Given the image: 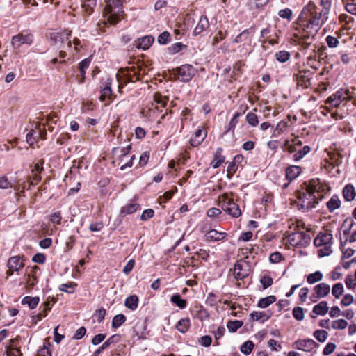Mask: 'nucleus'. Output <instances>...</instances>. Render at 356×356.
<instances>
[{"instance_id": "obj_1", "label": "nucleus", "mask_w": 356, "mask_h": 356, "mask_svg": "<svg viewBox=\"0 0 356 356\" xmlns=\"http://www.w3.org/2000/svg\"><path fill=\"white\" fill-rule=\"evenodd\" d=\"M327 19L328 16L321 13L313 2H309L302 8L295 22L296 26L291 34V44L307 49Z\"/></svg>"}, {"instance_id": "obj_2", "label": "nucleus", "mask_w": 356, "mask_h": 356, "mask_svg": "<svg viewBox=\"0 0 356 356\" xmlns=\"http://www.w3.org/2000/svg\"><path fill=\"white\" fill-rule=\"evenodd\" d=\"M320 189L318 181L312 179L306 184L305 191L297 192L298 209L303 212H307L314 208L323 197Z\"/></svg>"}, {"instance_id": "obj_3", "label": "nucleus", "mask_w": 356, "mask_h": 356, "mask_svg": "<svg viewBox=\"0 0 356 356\" xmlns=\"http://www.w3.org/2000/svg\"><path fill=\"white\" fill-rule=\"evenodd\" d=\"M71 31L54 33L51 35V39L54 41V46L58 50V56L60 58H65L67 56L66 50L72 47V42L70 39Z\"/></svg>"}, {"instance_id": "obj_4", "label": "nucleus", "mask_w": 356, "mask_h": 356, "mask_svg": "<svg viewBox=\"0 0 356 356\" xmlns=\"http://www.w3.org/2000/svg\"><path fill=\"white\" fill-rule=\"evenodd\" d=\"M232 193H223L218 197L219 205L221 209L233 218H238L241 215L239 206L232 197Z\"/></svg>"}, {"instance_id": "obj_5", "label": "nucleus", "mask_w": 356, "mask_h": 356, "mask_svg": "<svg viewBox=\"0 0 356 356\" xmlns=\"http://www.w3.org/2000/svg\"><path fill=\"white\" fill-rule=\"evenodd\" d=\"M332 238L330 233L320 232L314 238V244L317 247H322L318 250L319 257L329 256L332 252Z\"/></svg>"}, {"instance_id": "obj_6", "label": "nucleus", "mask_w": 356, "mask_h": 356, "mask_svg": "<svg viewBox=\"0 0 356 356\" xmlns=\"http://www.w3.org/2000/svg\"><path fill=\"white\" fill-rule=\"evenodd\" d=\"M104 12L108 15L107 20L111 24H117L121 19V15L124 13L121 1L108 0Z\"/></svg>"}, {"instance_id": "obj_7", "label": "nucleus", "mask_w": 356, "mask_h": 356, "mask_svg": "<svg viewBox=\"0 0 356 356\" xmlns=\"http://www.w3.org/2000/svg\"><path fill=\"white\" fill-rule=\"evenodd\" d=\"M289 241L293 246L306 247L311 242V236L305 232H293L289 236Z\"/></svg>"}, {"instance_id": "obj_8", "label": "nucleus", "mask_w": 356, "mask_h": 356, "mask_svg": "<svg viewBox=\"0 0 356 356\" xmlns=\"http://www.w3.org/2000/svg\"><path fill=\"white\" fill-rule=\"evenodd\" d=\"M33 42V35L31 33H20L12 37L11 45L15 49L25 44L30 46Z\"/></svg>"}, {"instance_id": "obj_9", "label": "nucleus", "mask_w": 356, "mask_h": 356, "mask_svg": "<svg viewBox=\"0 0 356 356\" xmlns=\"http://www.w3.org/2000/svg\"><path fill=\"white\" fill-rule=\"evenodd\" d=\"M250 265L243 260L238 261L235 263L233 275L236 280H243L248 277L250 273Z\"/></svg>"}, {"instance_id": "obj_10", "label": "nucleus", "mask_w": 356, "mask_h": 356, "mask_svg": "<svg viewBox=\"0 0 356 356\" xmlns=\"http://www.w3.org/2000/svg\"><path fill=\"white\" fill-rule=\"evenodd\" d=\"M177 79L183 82L189 81L195 74V69L191 65H183L176 69Z\"/></svg>"}, {"instance_id": "obj_11", "label": "nucleus", "mask_w": 356, "mask_h": 356, "mask_svg": "<svg viewBox=\"0 0 356 356\" xmlns=\"http://www.w3.org/2000/svg\"><path fill=\"white\" fill-rule=\"evenodd\" d=\"M141 68L138 66L127 67L126 69L122 70V76L125 81L124 84L127 82H135L140 80V71Z\"/></svg>"}, {"instance_id": "obj_12", "label": "nucleus", "mask_w": 356, "mask_h": 356, "mask_svg": "<svg viewBox=\"0 0 356 356\" xmlns=\"http://www.w3.org/2000/svg\"><path fill=\"white\" fill-rule=\"evenodd\" d=\"M8 267L9 270L8 275H13L14 271H19L24 267V264L19 256L12 257L8 261Z\"/></svg>"}, {"instance_id": "obj_13", "label": "nucleus", "mask_w": 356, "mask_h": 356, "mask_svg": "<svg viewBox=\"0 0 356 356\" xmlns=\"http://www.w3.org/2000/svg\"><path fill=\"white\" fill-rule=\"evenodd\" d=\"M348 98V91L343 92V91H337L335 94L328 97L327 99V103L334 107H338L343 101Z\"/></svg>"}, {"instance_id": "obj_14", "label": "nucleus", "mask_w": 356, "mask_h": 356, "mask_svg": "<svg viewBox=\"0 0 356 356\" xmlns=\"http://www.w3.org/2000/svg\"><path fill=\"white\" fill-rule=\"evenodd\" d=\"M312 73L309 70L300 71L297 74V81L299 85L308 88L311 86V79Z\"/></svg>"}, {"instance_id": "obj_15", "label": "nucleus", "mask_w": 356, "mask_h": 356, "mask_svg": "<svg viewBox=\"0 0 356 356\" xmlns=\"http://www.w3.org/2000/svg\"><path fill=\"white\" fill-rule=\"evenodd\" d=\"M207 135V131H204L201 128H198L193 136L190 140V143L191 146L193 147H197L199 146L206 138Z\"/></svg>"}, {"instance_id": "obj_16", "label": "nucleus", "mask_w": 356, "mask_h": 356, "mask_svg": "<svg viewBox=\"0 0 356 356\" xmlns=\"http://www.w3.org/2000/svg\"><path fill=\"white\" fill-rule=\"evenodd\" d=\"M243 161V156L241 154H237L234 156L233 161L229 162L227 165V173L232 177L238 170V167Z\"/></svg>"}, {"instance_id": "obj_17", "label": "nucleus", "mask_w": 356, "mask_h": 356, "mask_svg": "<svg viewBox=\"0 0 356 356\" xmlns=\"http://www.w3.org/2000/svg\"><path fill=\"white\" fill-rule=\"evenodd\" d=\"M272 312L269 310L264 312L254 311L250 313V316L252 321H258L261 320V322L264 323L268 321L272 316Z\"/></svg>"}, {"instance_id": "obj_18", "label": "nucleus", "mask_w": 356, "mask_h": 356, "mask_svg": "<svg viewBox=\"0 0 356 356\" xmlns=\"http://www.w3.org/2000/svg\"><path fill=\"white\" fill-rule=\"evenodd\" d=\"M316 293V298H321L327 296L330 291V286L328 284L321 283L316 285L314 288Z\"/></svg>"}, {"instance_id": "obj_19", "label": "nucleus", "mask_w": 356, "mask_h": 356, "mask_svg": "<svg viewBox=\"0 0 356 356\" xmlns=\"http://www.w3.org/2000/svg\"><path fill=\"white\" fill-rule=\"evenodd\" d=\"M227 234L225 232H220L216 229H211L205 234V237L209 241H222Z\"/></svg>"}, {"instance_id": "obj_20", "label": "nucleus", "mask_w": 356, "mask_h": 356, "mask_svg": "<svg viewBox=\"0 0 356 356\" xmlns=\"http://www.w3.org/2000/svg\"><path fill=\"white\" fill-rule=\"evenodd\" d=\"M209 26L208 18L205 15L200 17L199 22L195 26L193 33L195 35H200L204 31L207 30Z\"/></svg>"}, {"instance_id": "obj_21", "label": "nucleus", "mask_w": 356, "mask_h": 356, "mask_svg": "<svg viewBox=\"0 0 356 356\" xmlns=\"http://www.w3.org/2000/svg\"><path fill=\"white\" fill-rule=\"evenodd\" d=\"M154 41V38L152 35H146L141 38H138L136 42V47L138 48L146 50L149 49Z\"/></svg>"}, {"instance_id": "obj_22", "label": "nucleus", "mask_w": 356, "mask_h": 356, "mask_svg": "<svg viewBox=\"0 0 356 356\" xmlns=\"http://www.w3.org/2000/svg\"><path fill=\"white\" fill-rule=\"evenodd\" d=\"M112 90H111V80L108 79L106 81L105 86L101 90L100 100L105 101L106 99L110 101L112 98Z\"/></svg>"}, {"instance_id": "obj_23", "label": "nucleus", "mask_w": 356, "mask_h": 356, "mask_svg": "<svg viewBox=\"0 0 356 356\" xmlns=\"http://www.w3.org/2000/svg\"><path fill=\"white\" fill-rule=\"evenodd\" d=\"M120 339V335L114 334L109 337L105 342L102 343L94 353L92 356H98L104 349H106L109 346L118 341Z\"/></svg>"}, {"instance_id": "obj_24", "label": "nucleus", "mask_w": 356, "mask_h": 356, "mask_svg": "<svg viewBox=\"0 0 356 356\" xmlns=\"http://www.w3.org/2000/svg\"><path fill=\"white\" fill-rule=\"evenodd\" d=\"M295 343L298 350L309 351L314 348L315 341L313 339H304L297 341Z\"/></svg>"}, {"instance_id": "obj_25", "label": "nucleus", "mask_w": 356, "mask_h": 356, "mask_svg": "<svg viewBox=\"0 0 356 356\" xmlns=\"http://www.w3.org/2000/svg\"><path fill=\"white\" fill-rule=\"evenodd\" d=\"M301 168L297 165H291L286 168V179L291 181L296 179L298 176L301 173Z\"/></svg>"}, {"instance_id": "obj_26", "label": "nucleus", "mask_w": 356, "mask_h": 356, "mask_svg": "<svg viewBox=\"0 0 356 356\" xmlns=\"http://www.w3.org/2000/svg\"><path fill=\"white\" fill-rule=\"evenodd\" d=\"M96 4L97 0H81V6L83 9V12L88 15H90L93 13Z\"/></svg>"}, {"instance_id": "obj_27", "label": "nucleus", "mask_w": 356, "mask_h": 356, "mask_svg": "<svg viewBox=\"0 0 356 356\" xmlns=\"http://www.w3.org/2000/svg\"><path fill=\"white\" fill-rule=\"evenodd\" d=\"M343 196L346 201H352L356 196L355 188L352 184H347L343 188Z\"/></svg>"}, {"instance_id": "obj_28", "label": "nucleus", "mask_w": 356, "mask_h": 356, "mask_svg": "<svg viewBox=\"0 0 356 356\" xmlns=\"http://www.w3.org/2000/svg\"><path fill=\"white\" fill-rule=\"evenodd\" d=\"M328 309L327 302L321 301L313 307L312 312L317 315L324 316L327 313Z\"/></svg>"}, {"instance_id": "obj_29", "label": "nucleus", "mask_w": 356, "mask_h": 356, "mask_svg": "<svg viewBox=\"0 0 356 356\" xmlns=\"http://www.w3.org/2000/svg\"><path fill=\"white\" fill-rule=\"evenodd\" d=\"M124 305L131 311H134L138 306V298L136 295H131L127 297L124 302Z\"/></svg>"}, {"instance_id": "obj_30", "label": "nucleus", "mask_w": 356, "mask_h": 356, "mask_svg": "<svg viewBox=\"0 0 356 356\" xmlns=\"http://www.w3.org/2000/svg\"><path fill=\"white\" fill-rule=\"evenodd\" d=\"M254 31V27L251 26L249 29H247L243 31L240 34H238L234 40V43H241L248 39L249 35L253 33Z\"/></svg>"}, {"instance_id": "obj_31", "label": "nucleus", "mask_w": 356, "mask_h": 356, "mask_svg": "<svg viewBox=\"0 0 356 356\" xmlns=\"http://www.w3.org/2000/svg\"><path fill=\"white\" fill-rule=\"evenodd\" d=\"M140 208V205L136 202H131L121 208V213L124 215L131 214Z\"/></svg>"}, {"instance_id": "obj_32", "label": "nucleus", "mask_w": 356, "mask_h": 356, "mask_svg": "<svg viewBox=\"0 0 356 356\" xmlns=\"http://www.w3.org/2000/svg\"><path fill=\"white\" fill-rule=\"evenodd\" d=\"M39 302L40 298L38 297H31L29 296L24 297L22 300V304L24 305H27L31 309L35 308Z\"/></svg>"}, {"instance_id": "obj_33", "label": "nucleus", "mask_w": 356, "mask_h": 356, "mask_svg": "<svg viewBox=\"0 0 356 356\" xmlns=\"http://www.w3.org/2000/svg\"><path fill=\"white\" fill-rule=\"evenodd\" d=\"M222 149L218 148L214 155V159L211 162V165L213 168H219L225 161V156L221 154Z\"/></svg>"}, {"instance_id": "obj_34", "label": "nucleus", "mask_w": 356, "mask_h": 356, "mask_svg": "<svg viewBox=\"0 0 356 356\" xmlns=\"http://www.w3.org/2000/svg\"><path fill=\"white\" fill-rule=\"evenodd\" d=\"M341 206V200L337 195H333L327 202V207L330 212H333Z\"/></svg>"}, {"instance_id": "obj_35", "label": "nucleus", "mask_w": 356, "mask_h": 356, "mask_svg": "<svg viewBox=\"0 0 356 356\" xmlns=\"http://www.w3.org/2000/svg\"><path fill=\"white\" fill-rule=\"evenodd\" d=\"M170 301L180 309H184L187 305V301L182 299L179 293L172 295Z\"/></svg>"}, {"instance_id": "obj_36", "label": "nucleus", "mask_w": 356, "mask_h": 356, "mask_svg": "<svg viewBox=\"0 0 356 356\" xmlns=\"http://www.w3.org/2000/svg\"><path fill=\"white\" fill-rule=\"evenodd\" d=\"M191 325L188 318H181L176 325V328L181 333H185L189 328Z\"/></svg>"}, {"instance_id": "obj_37", "label": "nucleus", "mask_w": 356, "mask_h": 356, "mask_svg": "<svg viewBox=\"0 0 356 356\" xmlns=\"http://www.w3.org/2000/svg\"><path fill=\"white\" fill-rule=\"evenodd\" d=\"M275 301L276 297L275 296H268L267 297L261 298L258 302L257 306L260 308H266Z\"/></svg>"}, {"instance_id": "obj_38", "label": "nucleus", "mask_w": 356, "mask_h": 356, "mask_svg": "<svg viewBox=\"0 0 356 356\" xmlns=\"http://www.w3.org/2000/svg\"><path fill=\"white\" fill-rule=\"evenodd\" d=\"M275 59L280 63H285L291 58V54L287 51H279L275 54Z\"/></svg>"}, {"instance_id": "obj_39", "label": "nucleus", "mask_w": 356, "mask_h": 356, "mask_svg": "<svg viewBox=\"0 0 356 356\" xmlns=\"http://www.w3.org/2000/svg\"><path fill=\"white\" fill-rule=\"evenodd\" d=\"M344 291L343 285L342 283H336L332 286V294L335 298H339Z\"/></svg>"}, {"instance_id": "obj_40", "label": "nucleus", "mask_w": 356, "mask_h": 356, "mask_svg": "<svg viewBox=\"0 0 356 356\" xmlns=\"http://www.w3.org/2000/svg\"><path fill=\"white\" fill-rule=\"evenodd\" d=\"M243 325V322L241 321L236 320V321H229L227 323V327L231 332H236L238 329L241 327Z\"/></svg>"}, {"instance_id": "obj_41", "label": "nucleus", "mask_w": 356, "mask_h": 356, "mask_svg": "<svg viewBox=\"0 0 356 356\" xmlns=\"http://www.w3.org/2000/svg\"><path fill=\"white\" fill-rule=\"evenodd\" d=\"M126 321V316L124 314L115 315L112 321V327L118 328Z\"/></svg>"}, {"instance_id": "obj_42", "label": "nucleus", "mask_w": 356, "mask_h": 356, "mask_svg": "<svg viewBox=\"0 0 356 356\" xmlns=\"http://www.w3.org/2000/svg\"><path fill=\"white\" fill-rule=\"evenodd\" d=\"M323 279V274L320 271H316L309 274L307 277V281L309 284H314Z\"/></svg>"}, {"instance_id": "obj_43", "label": "nucleus", "mask_w": 356, "mask_h": 356, "mask_svg": "<svg viewBox=\"0 0 356 356\" xmlns=\"http://www.w3.org/2000/svg\"><path fill=\"white\" fill-rule=\"evenodd\" d=\"M278 16L282 19H286L289 22L292 19L293 12L290 8L281 9L278 11Z\"/></svg>"}, {"instance_id": "obj_44", "label": "nucleus", "mask_w": 356, "mask_h": 356, "mask_svg": "<svg viewBox=\"0 0 356 356\" xmlns=\"http://www.w3.org/2000/svg\"><path fill=\"white\" fill-rule=\"evenodd\" d=\"M51 345L49 342H44L43 348L38 350V356H51Z\"/></svg>"}, {"instance_id": "obj_45", "label": "nucleus", "mask_w": 356, "mask_h": 356, "mask_svg": "<svg viewBox=\"0 0 356 356\" xmlns=\"http://www.w3.org/2000/svg\"><path fill=\"white\" fill-rule=\"evenodd\" d=\"M286 127H287V123L286 122H283V121L279 122L277 124V125H276V127H275V128L274 129L273 136H279L280 134H281L282 133H283L286 130Z\"/></svg>"}, {"instance_id": "obj_46", "label": "nucleus", "mask_w": 356, "mask_h": 356, "mask_svg": "<svg viewBox=\"0 0 356 356\" xmlns=\"http://www.w3.org/2000/svg\"><path fill=\"white\" fill-rule=\"evenodd\" d=\"M154 101L161 107H165L168 101V98L165 96H162L160 93H155L154 95Z\"/></svg>"}, {"instance_id": "obj_47", "label": "nucleus", "mask_w": 356, "mask_h": 356, "mask_svg": "<svg viewBox=\"0 0 356 356\" xmlns=\"http://www.w3.org/2000/svg\"><path fill=\"white\" fill-rule=\"evenodd\" d=\"M246 121L247 122L252 126V127H255L259 123V120H258V117L257 115L253 113V112H250L248 113L247 115H246Z\"/></svg>"}, {"instance_id": "obj_48", "label": "nucleus", "mask_w": 356, "mask_h": 356, "mask_svg": "<svg viewBox=\"0 0 356 356\" xmlns=\"http://www.w3.org/2000/svg\"><path fill=\"white\" fill-rule=\"evenodd\" d=\"M76 286V284L73 282H70L67 284H62L59 286V289L62 291L72 293L74 291V289Z\"/></svg>"}, {"instance_id": "obj_49", "label": "nucleus", "mask_w": 356, "mask_h": 356, "mask_svg": "<svg viewBox=\"0 0 356 356\" xmlns=\"http://www.w3.org/2000/svg\"><path fill=\"white\" fill-rule=\"evenodd\" d=\"M254 348V343L251 341L244 342L241 346V351L245 355H249Z\"/></svg>"}, {"instance_id": "obj_50", "label": "nucleus", "mask_w": 356, "mask_h": 356, "mask_svg": "<svg viewBox=\"0 0 356 356\" xmlns=\"http://www.w3.org/2000/svg\"><path fill=\"white\" fill-rule=\"evenodd\" d=\"M348 325V323L344 319L336 320L332 322V327L334 330H343Z\"/></svg>"}, {"instance_id": "obj_51", "label": "nucleus", "mask_w": 356, "mask_h": 356, "mask_svg": "<svg viewBox=\"0 0 356 356\" xmlns=\"http://www.w3.org/2000/svg\"><path fill=\"white\" fill-rule=\"evenodd\" d=\"M321 5L323 8L320 9V12L325 16H328L331 6V0H321Z\"/></svg>"}, {"instance_id": "obj_52", "label": "nucleus", "mask_w": 356, "mask_h": 356, "mask_svg": "<svg viewBox=\"0 0 356 356\" xmlns=\"http://www.w3.org/2000/svg\"><path fill=\"white\" fill-rule=\"evenodd\" d=\"M328 333L323 330H318L314 332V337L320 342H324L327 337Z\"/></svg>"}, {"instance_id": "obj_53", "label": "nucleus", "mask_w": 356, "mask_h": 356, "mask_svg": "<svg viewBox=\"0 0 356 356\" xmlns=\"http://www.w3.org/2000/svg\"><path fill=\"white\" fill-rule=\"evenodd\" d=\"M170 39V34L168 31H163L158 37V42L160 44H166Z\"/></svg>"}, {"instance_id": "obj_54", "label": "nucleus", "mask_w": 356, "mask_h": 356, "mask_svg": "<svg viewBox=\"0 0 356 356\" xmlns=\"http://www.w3.org/2000/svg\"><path fill=\"white\" fill-rule=\"evenodd\" d=\"M293 316L297 321H302L304 319L305 314L302 307H296L293 309Z\"/></svg>"}, {"instance_id": "obj_55", "label": "nucleus", "mask_w": 356, "mask_h": 356, "mask_svg": "<svg viewBox=\"0 0 356 356\" xmlns=\"http://www.w3.org/2000/svg\"><path fill=\"white\" fill-rule=\"evenodd\" d=\"M325 40L327 44V46L330 48L337 47L339 44V41L338 40V39L332 35H327L325 38Z\"/></svg>"}, {"instance_id": "obj_56", "label": "nucleus", "mask_w": 356, "mask_h": 356, "mask_svg": "<svg viewBox=\"0 0 356 356\" xmlns=\"http://www.w3.org/2000/svg\"><path fill=\"white\" fill-rule=\"evenodd\" d=\"M227 33H223L222 31H218L217 34L212 40V45H216L220 41L223 40L226 37Z\"/></svg>"}, {"instance_id": "obj_57", "label": "nucleus", "mask_w": 356, "mask_h": 356, "mask_svg": "<svg viewBox=\"0 0 356 356\" xmlns=\"http://www.w3.org/2000/svg\"><path fill=\"white\" fill-rule=\"evenodd\" d=\"M260 282L262 284L263 289H266L272 285L273 279L269 276L265 275L261 278Z\"/></svg>"}, {"instance_id": "obj_58", "label": "nucleus", "mask_w": 356, "mask_h": 356, "mask_svg": "<svg viewBox=\"0 0 356 356\" xmlns=\"http://www.w3.org/2000/svg\"><path fill=\"white\" fill-rule=\"evenodd\" d=\"M7 356H22V353L18 347H13L6 348Z\"/></svg>"}, {"instance_id": "obj_59", "label": "nucleus", "mask_w": 356, "mask_h": 356, "mask_svg": "<svg viewBox=\"0 0 356 356\" xmlns=\"http://www.w3.org/2000/svg\"><path fill=\"white\" fill-rule=\"evenodd\" d=\"M207 214L209 218H216L222 214V211L218 208L213 207L208 209Z\"/></svg>"}, {"instance_id": "obj_60", "label": "nucleus", "mask_w": 356, "mask_h": 356, "mask_svg": "<svg viewBox=\"0 0 356 356\" xmlns=\"http://www.w3.org/2000/svg\"><path fill=\"white\" fill-rule=\"evenodd\" d=\"M62 216L60 211L54 212L51 215L50 220L56 225H60L61 223Z\"/></svg>"}, {"instance_id": "obj_61", "label": "nucleus", "mask_w": 356, "mask_h": 356, "mask_svg": "<svg viewBox=\"0 0 356 356\" xmlns=\"http://www.w3.org/2000/svg\"><path fill=\"white\" fill-rule=\"evenodd\" d=\"M336 348V345L334 343H328L323 350V353L324 355H329L332 353L334 351Z\"/></svg>"}, {"instance_id": "obj_62", "label": "nucleus", "mask_w": 356, "mask_h": 356, "mask_svg": "<svg viewBox=\"0 0 356 356\" xmlns=\"http://www.w3.org/2000/svg\"><path fill=\"white\" fill-rule=\"evenodd\" d=\"M154 211L152 209H145L142 213L140 218L142 220H147L154 216Z\"/></svg>"}, {"instance_id": "obj_63", "label": "nucleus", "mask_w": 356, "mask_h": 356, "mask_svg": "<svg viewBox=\"0 0 356 356\" xmlns=\"http://www.w3.org/2000/svg\"><path fill=\"white\" fill-rule=\"evenodd\" d=\"M353 296L350 294H346L343 296L341 301V304L343 306L347 307L350 305L353 302Z\"/></svg>"}, {"instance_id": "obj_64", "label": "nucleus", "mask_w": 356, "mask_h": 356, "mask_svg": "<svg viewBox=\"0 0 356 356\" xmlns=\"http://www.w3.org/2000/svg\"><path fill=\"white\" fill-rule=\"evenodd\" d=\"M45 260L46 257L43 253H37L32 258V261L37 264H44Z\"/></svg>"}]
</instances>
